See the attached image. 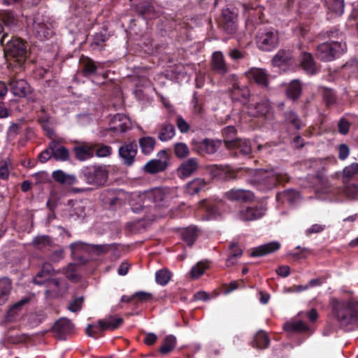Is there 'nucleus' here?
Returning a JSON list of instances; mask_svg holds the SVG:
<instances>
[{
  "instance_id": "f257e3e1",
  "label": "nucleus",
  "mask_w": 358,
  "mask_h": 358,
  "mask_svg": "<svg viewBox=\"0 0 358 358\" xmlns=\"http://www.w3.org/2000/svg\"><path fill=\"white\" fill-rule=\"evenodd\" d=\"M0 44L3 48L7 67L8 69L22 67L29 55L27 43L19 37L3 34L1 36Z\"/></svg>"
},
{
  "instance_id": "f03ea898",
  "label": "nucleus",
  "mask_w": 358,
  "mask_h": 358,
  "mask_svg": "<svg viewBox=\"0 0 358 358\" xmlns=\"http://www.w3.org/2000/svg\"><path fill=\"white\" fill-rule=\"evenodd\" d=\"M332 317L341 328L351 329L358 324V301L331 298L330 299Z\"/></svg>"
},
{
  "instance_id": "7ed1b4c3",
  "label": "nucleus",
  "mask_w": 358,
  "mask_h": 358,
  "mask_svg": "<svg viewBox=\"0 0 358 358\" xmlns=\"http://www.w3.org/2000/svg\"><path fill=\"white\" fill-rule=\"evenodd\" d=\"M329 42L322 43L317 46L316 57L322 62H331L339 57L346 50V44L342 41V34L338 30L327 32Z\"/></svg>"
},
{
  "instance_id": "20e7f679",
  "label": "nucleus",
  "mask_w": 358,
  "mask_h": 358,
  "mask_svg": "<svg viewBox=\"0 0 358 358\" xmlns=\"http://www.w3.org/2000/svg\"><path fill=\"white\" fill-rule=\"evenodd\" d=\"M222 136L224 143L227 150H238L243 155H248L252 152V146L249 140L237 137V130L234 126H227L222 129Z\"/></svg>"
},
{
  "instance_id": "39448f33",
  "label": "nucleus",
  "mask_w": 358,
  "mask_h": 358,
  "mask_svg": "<svg viewBox=\"0 0 358 358\" xmlns=\"http://www.w3.org/2000/svg\"><path fill=\"white\" fill-rule=\"evenodd\" d=\"M80 178L85 180L87 185L97 188L106 184L108 178V171L106 166H88L82 169Z\"/></svg>"
},
{
  "instance_id": "423d86ee",
  "label": "nucleus",
  "mask_w": 358,
  "mask_h": 358,
  "mask_svg": "<svg viewBox=\"0 0 358 358\" xmlns=\"http://www.w3.org/2000/svg\"><path fill=\"white\" fill-rule=\"evenodd\" d=\"M257 48L264 52H270L279 44L278 32L273 29H259L255 37Z\"/></svg>"
},
{
  "instance_id": "0eeeda50",
  "label": "nucleus",
  "mask_w": 358,
  "mask_h": 358,
  "mask_svg": "<svg viewBox=\"0 0 358 358\" xmlns=\"http://www.w3.org/2000/svg\"><path fill=\"white\" fill-rule=\"evenodd\" d=\"M243 14L246 16L245 26L250 32L255 31L258 25L264 22V7L259 5L243 4Z\"/></svg>"
},
{
  "instance_id": "6e6552de",
  "label": "nucleus",
  "mask_w": 358,
  "mask_h": 358,
  "mask_svg": "<svg viewBox=\"0 0 358 358\" xmlns=\"http://www.w3.org/2000/svg\"><path fill=\"white\" fill-rule=\"evenodd\" d=\"M220 26L228 34H234L238 30V12L235 8H225L222 10Z\"/></svg>"
},
{
  "instance_id": "1a4fd4ad",
  "label": "nucleus",
  "mask_w": 358,
  "mask_h": 358,
  "mask_svg": "<svg viewBox=\"0 0 358 358\" xmlns=\"http://www.w3.org/2000/svg\"><path fill=\"white\" fill-rule=\"evenodd\" d=\"M157 158L148 161L143 167V171L148 174L155 175L166 171L169 166V156L166 150L159 151Z\"/></svg>"
},
{
  "instance_id": "9d476101",
  "label": "nucleus",
  "mask_w": 358,
  "mask_h": 358,
  "mask_svg": "<svg viewBox=\"0 0 358 358\" xmlns=\"http://www.w3.org/2000/svg\"><path fill=\"white\" fill-rule=\"evenodd\" d=\"M267 210V205L260 203L241 208L237 213V216L240 220L243 222L256 221L264 217Z\"/></svg>"
},
{
  "instance_id": "9b49d317",
  "label": "nucleus",
  "mask_w": 358,
  "mask_h": 358,
  "mask_svg": "<svg viewBox=\"0 0 358 358\" xmlns=\"http://www.w3.org/2000/svg\"><path fill=\"white\" fill-rule=\"evenodd\" d=\"M192 150L199 155H213L220 148L222 140L205 138L201 141H192Z\"/></svg>"
},
{
  "instance_id": "f8f14e48",
  "label": "nucleus",
  "mask_w": 358,
  "mask_h": 358,
  "mask_svg": "<svg viewBox=\"0 0 358 358\" xmlns=\"http://www.w3.org/2000/svg\"><path fill=\"white\" fill-rule=\"evenodd\" d=\"M10 90L12 94L20 98H27L29 101H34L30 95L33 92V89L30 85L24 79H13L10 78L8 82Z\"/></svg>"
},
{
  "instance_id": "ddd939ff",
  "label": "nucleus",
  "mask_w": 358,
  "mask_h": 358,
  "mask_svg": "<svg viewBox=\"0 0 358 358\" xmlns=\"http://www.w3.org/2000/svg\"><path fill=\"white\" fill-rule=\"evenodd\" d=\"M293 51L290 49L281 48L271 59V63L273 67L289 68L295 64Z\"/></svg>"
},
{
  "instance_id": "4468645a",
  "label": "nucleus",
  "mask_w": 358,
  "mask_h": 358,
  "mask_svg": "<svg viewBox=\"0 0 358 358\" xmlns=\"http://www.w3.org/2000/svg\"><path fill=\"white\" fill-rule=\"evenodd\" d=\"M137 152L138 145L134 141L124 143L118 149L119 156L123 164L127 166H131L134 164Z\"/></svg>"
},
{
  "instance_id": "2eb2a0df",
  "label": "nucleus",
  "mask_w": 358,
  "mask_h": 358,
  "mask_svg": "<svg viewBox=\"0 0 358 358\" xmlns=\"http://www.w3.org/2000/svg\"><path fill=\"white\" fill-rule=\"evenodd\" d=\"M131 6L138 15L144 19H151L157 16V13L151 0H130Z\"/></svg>"
},
{
  "instance_id": "dca6fc26",
  "label": "nucleus",
  "mask_w": 358,
  "mask_h": 358,
  "mask_svg": "<svg viewBox=\"0 0 358 358\" xmlns=\"http://www.w3.org/2000/svg\"><path fill=\"white\" fill-rule=\"evenodd\" d=\"M255 180L265 186L266 189H271L281 182V178L279 176L266 170H258L255 173Z\"/></svg>"
},
{
  "instance_id": "f3484780",
  "label": "nucleus",
  "mask_w": 358,
  "mask_h": 358,
  "mask_svg": "<svg viewBox=\"0 0 358 358\" xmlns=\"http://www.w3.org/2000/svg\"><path fill=\"white\" fill-rule=\"evenodd\" d=\"M249 113L253 117H268L273 113V108L268 99H262L255 104L248 106Z\"/></svg>"
},
{
  "instance_id": "a211bd4d",
  "label": "nucleus",
  "mask_w": 358,
  "mask_h": 358,
  "mask_svg": "<svg viewBox=\"0 0 358 358\" xmlns=\"http://www.w3.org/2000/svg\"><path fill=\"white\" fill-rule=\"evenodd\" d=\"M224 197L231 201L250 203L255 200V194L252 191L243 189H231L224 193Z\"/></svg>"
},
{
  "instance_id": "6ab92c4d",
  "label": "nucleus",
  "mask_w": 358,
  "mask_h": 358,
  "mask_svg": "<svg viewBox=\"0 0 358 358\" xmlns=\"http://www.w3.org/2000/svg\"><path fill=\"white\" fill-rule=\"evenodd\" d=\"M0 21L9 31H15L20 22L17 14L8 9L0 10Z\"/></svg>"
},
{
  "instance_id": "aec40b11",
  "label": "nucleus",
  "mask_w": 358,
  "mask_h": 358,
  "mask_svg": "<svg viewBox=\"0 0 358 358\" xmlns=\"http://www.w3.org/2000/svg\"><path fill=\"white\" fill-rule=\"evenodd\" d=\"M73 327V323L69 320L64 318L55 322L52 327V331L57 338L64 340L66 336L72 332Z\"/></svg>"
},
{
  "instance_id": "412c9836",
  "label": "nucleus",
  "mask_w": 358,
  "mask_h": 358,
  "mask_svg": "<svg viewBox=\"0 0 358 358\" xmlns=\"http://www.w3.org/2000/svg\"><path fill=\"white\" fill-rule=\"evenodd\" d=\"M115 124L108 128V130L114 134H122L131 129V122L129 118L122 114H116L110 121Z\"/></svg>"
},
{
  "instance_id": "4be33fe9",
  "label": "nucleus",
  "mask_w": 358,
  "mask_h": 358,
  "mask_svg": "<svg viewBox=\"0 0 358 358\" xmlns=\"http://www.w3.org/2000/svg\"><path fill=\"white\" fill-rule=\"evenodd\" d=\"M300 65L308 75H315L320 70V66L315 62L313 55L310 52H303L301 53Z\"/></svg>"
},
{
  "instance_id": "5701e85b",
  "label": "nucleus",
  "mask_w": 358,
  "mask_h": 358,
  "mask_svg": "<svg viewBox=\"0 0 358 358\" xmlns=\"http://www.w3.org/2000/svg\"><path fill=\"white\" fill-rule=\"evenodd\" d=\"M80 73L85 78L96 74L98 66L96 62L87 56L82 55L79 60Z\"/></svg>"
},
{
  "instance_id": "b1692460",
  "label": "nucleus",
  "mask_w": 358,
  "mask_h": 358,
  "mask_svg": "<svg viewBox=\"0 0 358 358\" xmlns=\"http://www.w3.org/2000/svg\"><path fill=\"white\" fill-rule=\"evenodd\" d=\"M60 143L61 141L57 139H52L49 143V148L52 150L53 158L56 161H68L70 156L69 150Z\"/></svg>"
},
{
  "instance_id": "393cba45",
  "label": "nucleus",
  "mask_w": 358,
  "mask_h": 358,
  "mask_svg": "<svg viewBox=\"0 0 358 358\" xmlns=\"http://www.w3.org/2000/svg\"><path fill=\"white\" fill-rule=\"evenodd\" d=\"M280 243L278 241L269 242L252 248L250 256L252 257H263L275 252L280 248Z\"/></svg>"
},
{
  "instance_id": "a878e982",
  "label": "nucleus",
  "mask_w": 358,
  "mask_h": 358,
  "mask_svg": "<svg viewBox=\"0 0 358 358\" xmlns=\"http://www.w3.org/2000/svg\"><path fill=\"white\" fill-rule=\"evenodd\" d=\"M32 27L34 34L39 40L42 41L50 38L53 34L50 24H48L43 22H38L36 20L34 21Z\"/></svg>"
},
{
  "instance_id": "bb28decb",
  "label": "nucleus",
  "mask_w": 358,
  "mask_h": 358,
  "mask_svg": "<svg viewBox=\"0 0 358 358\" xmlns=\"http://www.w3.org/2000/svg\"><path fill=\"white\" fill-rule=\"evenodd\" d=\"M201 231L196 225H189L180 229V236L189 247H192L200 235Z\"/></svg>"
},
{
  "instance_id": "cd10ccee",
  "label": "nucleus",
  "mask_w": 358,
  "mask_h": 358,
  "mask_svg": "<svg viewBox=\"0 0 358 358\" xmlns=\"http://www.w3.org/2000/svg\"><path fill=\"white\" fill-rule=\"evenodd\" d=\"M101 200L106 208H113L120 203L118 192L115 189H105L101 194Z\"/></svg>"
},
{
  "instance_id": "c85d7f7f",
  "label": "nucleus",
  "mask_w": 358,
  "mask_h": 358,
  "mask_svg": "<svg viewBox=\"0 0 358 358\" xmlns=\"http://www.w3.org/2000/svg\"><path fill=\"white\" fill-rule=\"evenodd\" d=\"M211 174L214 178L223 182H228L237 178V173L234 170L227 169L222 166L215 165L211 171Z\"/></svg>"
},
{
  "instance_id": "c756f323",
  "label": "nucleus",
  "mask_w": 358,
  "mask_h": 358,
  "mask_svg": "<svg viewBox=\"0 0 358 358\" xmlns=\"http://www.w3.org/2000/svg\"><path fill=\"white\" fill-rule=\"evenodd\" d=\"M198 167L197 159L196 158H189L180 164L178 168L177 172L180 178H187L196 171Z\"/></svg>"
},
{
  "instance_id": "7c9ffc66",
  "label": "nucleus",
  "mask_w": 358,
  "mask_h": 358,
  "mask_svg": "<svg viewBox=\"0 0 358 358\" xmlns=\"http://www.w3.org/2000/svg\"><path fill=\"white\" fill-rule=\"evenodd\" d=\"M211 67L219 74L224 75L228 72V67L222 52H215L212 55Z\"/></svg>"
},
{
  "instance_id": "2f4dec72",
  "label": "nucleus",
  "mask_w": 358,
  "mask_h": 358,
  "mask_svg": "<svg viewBox=\"0 0 358 358\" xmlns=\"http://www.w3.org/2000/svg\"><path fill=\"white\" fill-rule=\"evenodd\" d=\"M249 78L252 79L257 84L263 87H268V75L265 70L262 69L252 68L248 72Z\"/></svg>"
},
{
  "instance_id": "473e14b6",
  "label": "nucleus",
  "mask_w": 358,
  "mask_h": 358,
  "mask_svg": "<svg viewBox=\"0 0 358 358\" xmlns=\"http://www.w3.org/2000/svg\"><path fill=\"white\" fill-rule=\"evenodd\" d=\"M94 145L83 144L75 146L73 149V152L76 159L79 161H85L94 156Z\"/></svg>"
},
{
  "instance_id": "72a5a7b5",
  "label": "nucleus",
  "mask_w": 358,
  "mask_h": 358,
  "mask_svg": "<svg viewBox=\"0 0 358 358\" xmlns=\"http://www.w3.org/2000/svg\"><path fill=\"white\" fill-rule=\"evenodd\" d=\"M270 338L266 332L263 330L258 331L250 342V345L256 349L264 350L268 348Z\"/></svg>"
},
{
  "instance_id": "f704fd0d",
  "label": "nucleus",
  "mask_w": 358,
  "mask_h": 358,
  "mask_svg": "<svg viewBox=\"0 0 358 358\" xmlns=\"http://www.w3.org/2000/svg\"><path fill=\"white\" fill-rule=\"evenodd\" d=\"M201 209L203 211V215L202 217L205 220H216L221 215L218 208L215 205L206 201H202Z\"/></svg>"
},
{
  "instance_id": "c9c22d12",
  "label": "nucleus",
  "mask_w": 358,
  "mask_h": 358,
  "mask_svg": "<svg viewBox=\"0 0 358 358\" xmlns=\"http://www.w3.org/2000/svg\"><path fill=\"white\" fill-rule=\"evenodd\" d=\"M53 180L61 185H73L76 183L77 178L74 175L67 174L62 170H57L52 172Z\"/></svg>"
},
{
  "instance_id": "e433bc0d",
  "label": "nucleus",
  "mask_w": 358,
  "mask_h": 358,
  "mask_svg": "<svg viewBox=\"0 0 358 358\" xmlns=\"http://www.w3.org/2000/svg\"><path fill=\"white\" fill-rule=\"evenodd\" d=\"M175 127L169 123L164 122L160 125L157 137L161 141H168L175 136Z\"/></svg>"
},
{
  "instance_id": "4c0bfd02",
  "label": "nucleus",
  "mask_w": 358,
  "mask_h": 358,
  "mask_svg": "<svg viewBox=\"0 0 358 358\" xmlns=\"http://www.w3.org/2000/svg\"><path fill=\"white\" fill-rule=\"evenodd\" d=\"M302 93V85L299 80H294L287 86V96L293 101H297Z\"/></svg>"
},
{
  "instance_id": "58836bf2",
  "label": "nucleus",
  "mask_w": 358,
  "mask_h": 358,
  "mask_svg": "<svg viewBox=\"0 0 358 358\" xmlns=\"http://www.w3.org/2000/svg\"><path fill=\"white\" fill-rule=\"evenodd\" d=\"M123 319L120 317L110 316L105 320H99L98 324H101L105 330L113 331L118 329L123 324Z\"/></svg>"
},
{
  "instance_id": "ea45409f",
  "label": "nucleus",
  "mask_w": 358,
  "mask_h": 358,
  "mask_svg": "<svg viewBox=\"0 0 358 358\" xmlns=\"http://www.w3.org/2000/svg\"><path fill=\"white\" fill-rule=\"evenodd\" d=\"M11 289L12 282L9 278H0V305L4 304L8 301Z\"/></svg>"
},
{
  "instance_id": "a19ab883",
  "label": "nucleus",
  "mask_w": 358,
  "mask_h": 358,
  "mask_svg": "<svg viewBox=\"0 0 358 358\" xmlns=\"http://www.w3.org/2000/svg\"><path fill=\"white\" fill-rule=\"evenodd\" d=\"M229 249L230 252L226 259V265L228 267L236 264V258L241 257L243 255V250L237 243H231Z\"/></svg>"
},
{
  "instance_id": "79ce46f5",
  "label": "nucleus",
  "mask_w": 358,
  "mask_h": 358,
  "mask_svg": "<svg viewBox=\"0 0 358 358\" xmlns=\"http://www.w3.org/2000/svg\"><path fill=\"white\" fill-rule=\"evenodd\" d=\"M138 144L142 153L148 155L154 150L156 140L151 136H144L138 139Z\"/></svg>"
},
{
  "instance_id": "37998d69",
  "label": "nucleus",
  "mask_w": 358,
  "mask_h": 358,
  "mask_svg": "<svg viewBox=\"0 0 358 358\" xmlns=\"http://www.w3.org/2000/svg\"><path fill=\"white\" fill-rule=\"evenodd\" d=\"M283 117L284 122L287 124H292L296 130H300L305 126L299 116L296 114V112L293 110L285 112L283 115Z\"/></svg>"
},
{
  "instance_id": "c03bdc74",
  "label": "nucleus",
  "mask_w": 358,
  "mask_h": 358,
  "mask_svg": "<svg viewBox=\"0 0 358 358\" xmlns=\"http://www.w3.org/2000/svg\"><path fill=\"white\" fill-rule=\"evenodd\" d=\"M108 35L106 34L99 32L96 33L90 43V46L94 50H102L106 46V42L108 40Z\"/></svg>"
},
{
  "instance_id": "a18cd8bd",
  "label": "nucleus",
  "mask_w": 358,
  "mask_h": 358,
  "mask_svg": "<svg viewBox=\"0 0 358 358\" xmlns=\"http://www.w3.org/2000/svg\"><path fill=\"white\" fill-rule=\"evenodd\" d=\"M233 100L246 103L250 96L249 90L247 87L241 88L238 86L234 85L231 94Z\"/></svg>"
},
{
  "instance_id": "49530a36",
  "label": "nucleus",
  "mask_w": 358,
  "mask_h": 358,
  "mask_svg": "<svg viewBox=\"0 0 358 358\" xmlns=\"http://www.w3.org/2000/svg\"><path fill=\"white\" fill-rule=\"evenodd\" d=\"M284 329L289 332L304 333L308 331L310 329L305 322L299 320L285 323Z\"/></svg>"
},
{
  "instance_id": "de8ad7c7",
  "label": "nucleus",
  "mask_w": 358,
  "mask_h": 358,
  "mask_svg": "<svg viewBox=\"0 0 358 358\" xmlns=\"http://www.w3.org/2000/svg\"><path fill=\"white\" fill-rule=\"evenodd\" d=\"M166 194L162 188H155L146 192L145 199L152 201L153 203L159 204L164 200Z\"/></svg>"
},
{
  "instance_id": "09e8293b",
  "label": "nucleus",
  "mask_w": 358,
  "mask_h": 358,
  "mask_svg": "<svg viewBox=\"0 0 358 358\" xmlns=\"http://www.w3.org/2000/svg\"><path fill=\"white\" fill-rule=\"evenodd\" d=\"M176 345V338L173 335L166 336L162 343L159 352L162 355H167L170 353Z\"/></svg>"
},
{
  "instance_id": "8fccbe9b",
  "label": "nucleus",
  "mask_w": 358,
  "mask_h": 358,
  "mask_svg": "<svg viewBox=\"0 0 358 358\" xmlns=\"http://www.w3.org/2000/svg\"><path fill=\"white\" fill-rule=\"evenodd\" d=\"M325 5L330 12L337 15H341L343 13L344 0H325Z\"/></svg>"
},
{
  "instance_id": "3c124183",
  "label": "nucleus",
  "mask_w": 358,
  "mask_h": 358,
  "mask_svg": "<svg viewBox=\"0 0 358 358\" xmlns=\"http://www.w3.org/2000/svg\"><path fill=\"white\" fill-rule=\"evenodd\" d=\"M44 283L47 288L45 291L47 295L57 296L59 294L60 280L59 279L50 278Z\"/></svg>"
},
{
  "instance_id": "603ef678",
  "label": "nucleus",
  "mask_w": 358,
  "mask_h": 358,
  "mask_svg": "<svg viewBox=\"0 0 358 358\" xmlns=\"http://www.w3.org/2000/svg\"><path fill=\"white\" fill-rule=\"evenodd\" d=\"M206 185V182L204 179L195 178L187 184V189L189 194H195L199 193Z\"/></svg>"
},
{
  "instance_id": "864d4df0",
  "label": "nucleus",
  "mask_w": 358,
  "mask_h": 358,
  "mask_svg": "<svg viewBox=\"0 0 358 358\" xmlns=\"http://www.w3.org/2000/svg\"><path fill=\"white\" fill-rule=\"evenodd\" d=\"M171 278V273L167 269H161L155 273V280L157 284L164 286L169 283Z\"/></svg>"
},
{
  "instance_id": "5fc2aeb1",
  "label": "nucleus",
  "mask_w": 358,
  "mask_h": 358,
  "mask_svg": "<svg viewBox=\"0 0 358 358\" xmlns=\"http://www.w3.org/2000/svg\"><path fill=\"white\" fill-rule=\"evenodd\" d=\"M173 148L175 155L179 159H185L189 154V149L185 143H176Z\"/></svg>"
},
{
  "instance_id": "6e6d98bb",
  "label": "nucleus",
  "mask_w": 358,
  "mask_h": 358,
  "mask_svg": "<svg viewBox=\"0 0 358 358\" xmlns=\"http://www.w3.org/2000/svg\"><path fill=\"white\" fill-rule=\"evenodd\" d=\"M323 100L327 106H330L336 102V95L334 90L324 87L322 91Z\"/></svg>"
},
{
  "instance_id": "4d7b16f0",
  "label": "nucleus",
  "mask_w": 358,
  "mask_h": 358,
  "mask_svg": "<svg viewBox=\"0 0 358 358\" xmlns=\"http://www.w3.org/2000/svg\"><path fill=\"white\" fill-rule=\"evenodd\" d=\"M106 331L102 329L101 324H98L97 326L88 324L86 328V334L87 336L93 337L94 338H97L103 336V331Z\"/></svg>"
},
{
  "instance_id": "13d9d810",
  "label": "nucleus",
  "mask_w": 358,
  "mask_h": 358,
  "mask_svg": "<svg viewBox=\"0 0 358 358\" xmlns=\"http://www.w3.org/2000/svg\"><path fill=\"white\" fill-rule=\"evenodd\" d=\"M358 174V163L354 162L349 166H345L343 170V177L347 179H351Z\"/></svg>"
},
{
  "instance_id": "bf43d9fd",
  "label": "nucleus",
  "mask_w": 358,
  "mask_h": 358,
  "mask_svg": "<svg viewBox=\"0 0 358 358\" xmlns=\"http://www.w3.org/2000/svg\"><path fill=\"white\" fill-rule=\"evenodd\" d=\"M50 243L51 240L48 236H38L33 240V245L39 249L48 246Z\"/></svg>"
},
{
  "instance_id": "052dcab7",
  "label": "nucleus",
  "mask_w": 358,
  "mask_h": 358,
  "mask_svg": "<svg viewBox=\"0 0 358 358\" xmlns=\"http://www.w3.org/2000/svg\"><path fill=\"white\" fill-rule=\"evenodd\" d=\"M24 122V119H20L16 122H12L8 129V135L11 136H16L18 135L20 133Z\"/></svg>"
},
{
  "instance_id": "680f3d73",
  "label": "nucleus",
  "mask_w": 358,
  "mask_h": 358,
  "mask_svg": "<svg viewBox=\"0 0 358 358\" xmlns=\"http://www.w3.org/2000/svg\"><path fill=\"white\" fill-rule=\"evenodd\" d=\"M206 268L207 266L203 262H198L192 268L190 271V275L192 278H199L204 273Z\"/></svg>"
},
{
  "instance_id": "e2e57ef3",
  "label": "nucleus",
  "mask_w": 358,
  "mask_h": 358,
  "mask_svg": "<svg viewBox=\"0 0 358 358\" xmlns=\"http://www.w3.org/2000/svg\"><path fill=\"white\" fill-rule=\"evenodd\" d=\"M92 248L94 251L98 254H105L110 250L116 249V244H102V245H93Z\"/></svg>"
},
{
  "instance_id": "0e129e2a",
  "label": "nucleus",
  "mask_w": 358,
  "mask_h": 358,
  "mask_svg": "<svg viewBox=\"0 0 358 358\" xmlns=\"http://www.w3.org/2000/svg\"><path fill=\"white\" fill-rule=\"evenodd\" d=\"M83 301V296L77 297L70 302L68 309L73 313H76L82 308Z\"/></svg>"
},
{
  "instance_id": "69168bd1",
  "label": "nucleus",
  "mask_w": 358,
  "mask_h": 358,
  "mask_svg": "<svg viewBox=\"0 0 358 358\" xmlns=\"http://www.w3.org/2000/svg\"><path fill=\"white\" fill-rule=\"evenodd\" d=\"M310 251L308 248H301L300 246H297L294 250L290 252L289 255L296 258H305L306 257V253H309Z\"/></svg>"
},
{
  "instance_id": "338daca9",
  "label": "nucleus",
  "mask_w": 358,
  "mask_h": 358,
  "mask_svg": "<svg viewBox=\"0 0 358 358\" xmlns=\"http://www.w3.org/2000/svg\"><path fill=\"white\" fill-rule=\"evenodd\" d=\"M96 155L99 157H108L112 153V148L109 145H101L96 150Z\"/></svg>"
},
{
  "instance_id": "774afa93",
  "label": "nucleus",
  "mask_w": 358,
  "mask_h": 358,
  "mask_svg": "<svg viewBox=\"0 0 358 358\" xmlns=\"http://www.w3.org/2000/svg\"><path fill=\"white\" fill-rule=\"evenodd\" d=\"M176 125L181 133H187L190 129L189 124L181 116H178L176 120Z\"/></svg>"
}]
</instances>
